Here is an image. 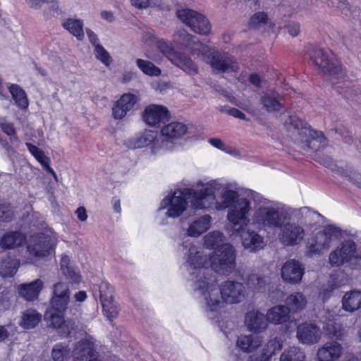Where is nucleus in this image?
Wrapping results in <instances>:
<instances>
[{
	"instance_id": "f257e3e1",
	"label": "nucleus",
	"mask_w": 361,
	"mask_h": 361,
	"mask_svg": "<svg viewBox=\"0 0 361 361\" xmlns=\"http://www.w3.org/2000/svg\"><path fill=\"white\" fill-rule=\"evenodd\" d=\"M217 202V211L228 209L226 231L231 236L240 237L242 245L250 252H257L266 245L260 231H271L277 216L268 209L267 197L252 192L251 200L240 197L238 185L231 182L226 194Z\"/></svg>"
},
{
	"instance_id": "f03ea898",
	"label": "nucleus",
	"mask_w": 361,
	"mask_h": 361,
	"mask_svg": "<svg viewBox=\"0 0 361 361\" xmlns=\"http://www.w3.org/2000/svg\"><path fill=\"white\" fill-rule=\"evenodd\" d=\"M231 181L222 178L204 177L193 183V188H180L167 194L157 209L159 224H168V219L181 216L188 207V201L196 210L217 211V202L226 194Z\"/></svg>"
},
{
	"instance_id": "7ed1b4c3",
	"label": "nucleus",
	"mask_w": 361,
	"mask_h": 361,
	"mask_svg": "<svg viewBox=\"0 0 361 361\" xmlns=\"http://www.w3.org/2000/svg\"><path fill=\"white\" fill-rule=\"evenodd\" d=\"M184 252V269L190 286H197V281L204 283L205 276H215L216 273L228 276L235 269V250L229 243L222 244L212 252L205 253L190 240H183L181 244Z\"/></svg>"
},
{
	"instance_id": "20e7f679",
	"label": "nucleus",
	"mask_w": 361,
	"mask_h": 361,
	"mask_svg": "<svg viewBox=\"0 0 361 361\" xmlns=\"http://www.w3.org/2000/svg\"><path fill=\"white\" fill-rule=\"evenodd\" d=\"M268 209L276 213V222L272 230L279 229V241L285 247H295L304 241L305 228L312 230L321 221L322 215L310 207L293 208L267 198Z\"/></svg>"
},
{
	"instance_id": "39448f33",
	"label": "nucleus",
	"mask_w": 361,
	"mask_h": 361,
	"mask_svg": "<svg viewBox=\"0 0 361 361\" xmlns=\"http://www.w3.org/2000/svg\"><path fill=\"white\" fill-rule=\"evenodd\" d=\"M205 277L204 283L197 281V286L192 288L202 298L204 312L209 319H214L218 316L224 303L238 304L247 298L246 288L240 282L226 280L219 286L216 276Z\"/></svg>"
},
{
	"instance_id": "423d86ee",
	"label": "nucleus",
	"mask_w": 361,
	"mask_h": 361,
	"mask_svg": "<svg viewBox=\"0 0 361 361\" xmlns=\"http://www.w3.org/2000/svg\"><path fill=\"white\" fill-rule=\"evenodd\" d=\"M57 235L52 230L30 235L27 240L18 231H9L0 238V247L4 250L16 249L26 242V252L23 257L25 264H35L54 252Z\"/></svg>"
},
{
	"instance_id": "0eeeda50",
	"label": "nucleus",
	"mask_w": 361,
	"mask_h": 361,
	"mask_svg": "<svg viewBox=\"0 0 361 361\" xmlns=\"http://www.w3.org/2000/svg\"><path fill=\"white\" fill-rule=\"evenodd\" d=\"M311 58L314 63L329 76L332 85L340 93L345 92L350 87L351 82L347 79L340 61L331 51L315 50Z\"/></svg>"
},
{
	"instance_id": "6e6552de",
	"label": "nucleus",
	"mask_w": 361,
	"mask_h": 361,
	"mask_svg": "<svg viewBox=\"0 0 361 361\" xmlns=\"http://www.w3.org/2000/svg\"><path fill=\"white\" fill-rule=\"evenodd\" d=\"M284 126L291 133L293 140L304 150L318 149L326 145V139L322 133L313 130L295 116H288L284 121Z\"/></svg>"
},
{
	"instance_id": "1a4fd4ad",
	"label": "nucleus",
	"mask_w": 361,
	"mask_h": 361,
	"mask_svg": "<svg viewBox=\"0 0 361 361\" xmlns=\"http://www.w3.org/2000/svg\"><path fill=\"white\" fill-rule=\"evenodd\" d=\"M142 42L145 46L156 45L157 49L177 67L187 74L193 75L198 73L197 66L190 58L175 50L173 41L169 42L163 38H159L154 31H146L142 34Z\"/></svg>"
},
{
	"instance_id": "9d476101",
	"label": "nucleus",
	"mask_w": 361,
	"mask_h": 361,
	"mask_svg": "<svg viewBox=\"0 0 361 361\" xmlns=\"http://www.w3.org/2000/svg\"><path fill=\"white\" fill-rule=\"evenodd\" d=\"M317 224L311 231L305 245V253L308 257L320 255L326 252L341 236V230L334 225H327L317 229Z\"/></svg>"
},
{
	"instance_id": "9b49d317",
	"label": "nucleus",
	"mask_w": 361,
	"mask_h": 361,
	"mask_svg": "<svg viewBox=\"0 0 361 361\" xmlns=\"http://www.w3.org/2000/svg\"><path fill=\"white\" fill-rule=\"evenodd\" d=\"M188 133V126L180 122H171L165 125L160 131L161 142L154 149H163L164 152H172L180 148L181 140Z\"/></svg>"
},
{
	"instance_id": "f8f14e48",
	"label": "nucleus",
	"mask_w": 361,
	"mask_h": 361,
	"mask_svg": "<svg viewBox=\"0 0 361 361\" xmlns=\"http://www.w3.org/2000/svg\"><path fill=\"white\" fill-rule=\"evenodd\" d=\"M209 51H204L199 58L209 64L213 73L221 74L238 70V64L232 56L221 53L209 46Z\"/></svg>"
},
{
	"instance_id": "ddd939ff",
	"label": "nucleus",
	"mask_w": 361,
	"mask_h": 361,
	"mask_svg": "<svg viewBox=\"0 0 361 361\" xmlns=\"http://www.w3.org/2000/svg\"><path fill=\"white\" fill-rule=\"evenodd\" d=\"M178 18L193 32L207 35L211 30V24L202 14L189 8H180L176 12Z\"/></svg>"
},
{
	"instance_id": "4468645a",
	"label": "nucleus",
	"mask_w": 361,
	"mask_h": 361,
	"mask_svg": "<svg viewBox=\"0 0 361 361\" xmlns=\"http://www.w3.org/2000/svg\"><path fill=\"white\" fill-rule=\"evenodd\" d=\"M357 258L361 259V255L357 252L355 243L348 240L330 252L329 262L332 267H338L346 263L351 264Z\"/></svg>"
},
{
	"instance_id": "2eb2a0df",
	"label": "nucleus",
	"mask_w": 361,
	"mask_h": 361,
	"mask_svg": "<svg viewBox=\"0 0 361 361\" xmlns=\"http://www.w3.org/2000/svg\"><path fill=\"white\" fill-rule=\"evenodd\" d=\"M161 142L160 137L156 130L145 129L136 133L127 142V146L131 149H138L149 147L152 154H158L163 151V149H154V147Z\"/></svg>"
},
{
	"instance_id": "dca6fc26",
	"label": "nucleus",
	"mask_w": 361,
	"mask_h": 361,
	"mask_svg": "<svg viewBox=\"0 0 361 361\" xmlns=\"http://www.w3.org/2000/svg\"><path fill=\"white\" fill-rule=\"evenodd\" d=\"M173 42L176 48L188 49L198 58L204 51H209L208 45L203 44L195 36L185 30H178L174 34Z\"/></svg>"
},
{
	"instance_id": "f3484780",
	"label": "nucleus",
	"mask_w": 361,
	"mask_h": 361,
	"mask_svg": "<svg viewBox=\"0 0 361 361\" xmlns=\"http://www.w3.org/2000/svg\"><path fill=\"white\" fill-rule=\"evenodd\" d=\"M212 226V217L204 214L190 219L187 226L183 228L184 235L190 238H199Z\"/></svg>"
},
{
	"instance_id": "a211bd4d",
	"label": "nucleus",
	"mask_w": 361,
	"mask_h": 361,
	"mask_svg": "<svg viewBox=\"0 0 361 361\" xmlns=\"http://www.w3.org/2000/svg\"><path fill=\"white\" fill-rule=\"evenodd\" d=\"M139 101V97L130 92L125 93L112 106V116L116 120L125 118Z\"/></svg>"
},
{
	"instance_id": "6ab92c4d",
	"label": "nucleus",
	"mask_w": 361,
	"mask_h": 361,
	"mask_svg": "<svg viewBox=\"0 0 361 361\" xmlns=\"http://www.w3.org/2000/svg\"><path fill=\"white\" fill-rule=\"evenodd\" d=\"M72 355L75 361H100L97 359L93 338L90 336L76 344Z\"/></svg>"
},
{
	"instance_id": "aec40b11",
	"label": "nucleus",
	"mask_w": 361,
	"mask_h": 361,
	"mask_svg": "<svg viewBox=\"0 0 361 361\" xmlns=\"http://www.w3.org/2000/svg\"><path fill=\"white\" fill-rule=\"evenodd\" d=\"M305 274L302 264L295 259L287 260L281 267V275L283 281L290 283H299Z\"/></svg>"
},
{
	"instance_id": "412c9836",
	"label": "nucleus",
	"mask_w": 361,
	"mask_h": 361,
	"mask_svg": "<svg viewBox=\"0 0 361 361\" xmlns=\"http://www.w3.org/2000/svg\"><path fill=\"white\" fill-rule=\"evenodd\" d=\"M169 111L163 105L149 104L142 113V120L148 126L156 127L168 121Z\"/></svg>"
},
{
	"instance_id": "4be33fe9",
	"label": "nucleus",
	"mask_w": 361,
	"mask_h": 361,
	"mask_svg": "<svg viewBox=\"0 0 361 361\" xmlns=\"http://www.w3.org/2000/svg\"><path fill=\"white\" fill-rule=\"evenodd\" d=\"M264 314L258 310L252 309L247 311L244 317V325L247 330L253 334L264 331L268 322Z\"/></svg>"
},
{
	"instance_id": "5701e85b",
	"label": "nucleus",
	"mask_w": 361,
	"mask_h": 361,
	"mask_svg": "<svg viewBox=\"0 0 361 361\" xmlns=\"http://www.w3.org/2000/svg\"><path fill=\"white\" fill-rule=\"evenodd\" d=\"M70 303V290L68 286L62 282L56 283L53 287L51 307L64 312Z\"/></svg>"
},
{
	"instance_id": "b1692460",
	"label": "nucleus",
	"mask_w": 361,
	"mask_h": 361,
	"mask_svg": "<svg viewBox=\"0 0 361 361\" xmlns=\"http://www.w3.org/2000/svg\"><path fill=\"white\" fill-rule=\"evenodd\" d=\"M296 336L301 343L312 345L320 340L322 334L317 325L311 323H302L297 327Z\"/></svg>"
},
{
	"instance_id": "393cba45",
	"label": "nucleus",
	"mask_w": 361,
	"mask_h": 361,
	"mask_svg": "<svg viewBox=\"0 0 361 361\" xmlns=\"http://www.w3.org/2000/svg\"><path fill=\"white\" fill-rule=\"evenodd\" d=\"M44 288L42 280L37 279L29 283L20 284L17 288L18 295L27 301L37 300Z\"/></svg>"
},
{
	"instance_id": "a878e982",
	"label": "nucleus",
	"mask_w": 361,
	"mask_h": 361,
	"mask_svg": "<svg viewBox=\"0 0 361 361\" xmlns=\"http://www.w3.org/2000/svg\"><path fill=\"white\" fill-rule=\"evenodd\" d=\"M44 319L47 321L49 326L57 329L62 336H66L71 333V328L64 320L63 312H59V310L50 307L44 314Z\"/></svg>"
},
{
	"instance_id": "bb28decb",
	"label": "nucleus",
	"mask_w": 361,
	"mask_h": 361,
	"mask_svg": "<svg viewBox=\"0 0 361 361\" xmlns=\"http://www.w3.org/2000/svg\"><path fill=\"white\" fill-rule=\"evenodd\" d=\"M343 353L342 345L336 341H329L324 343L317 350L319 361H336Z\"/></svg>"
},
{
	"instance_id": "cd10ccee",
	"label": "nucleus",
	"mask_w": 361,
	"mask_h": 361,
	"mask_svg": "<svg viewBox=\"0 0 361 361\" xmlns=\"http://www.w3.org/2000/svg\"><path fill=\"white\" fill-rule=\"evenodd\" d=\"M341 308L348 313H354L361 308V290L351 289L344 293L341 300Z\"/></svg>"
},
{
	"instance_id": "c85d7f7f",
	"label": "nucleus",
	"mask_w": 361,
	"mask_h": 361,
	"mask_svg": "<svg viewBox=\"0 0 361 361\" xmlns=\"http://www.w3.org/2000/svg\"><path fill=\"white\" fill-rule=\"evenodd\" d=\"M336 314L333 311H327L323 322V329L329 337L341 340L344 335V329L342 324L336 321Z\"/></svg>"
},
{
	"instance_id": "c756f323",
	"label": "nucleus",
	"mask_w": 361,
	"mask_h": 361,
	"mask_svg": "<svg viewBox=\"0 0 361 361\" xmlns=\"http://www.w3.org/2000/svg\"><path fill=\"white\" fill-rule=\"evenodd\" d=\"M347 283V279L341 274H332L326 285L324 286L319 291V298L325 302L333 295L335 290L341 288Z\"/></svg>"
},
{
	"instance_id": "7c9ffc66",
	"label": "nucleus",
	"mask_w": 361,
	"mask_h": 361,
	"mask_svg": "<svg viewBox=\"0 0 361 361\" xmlns=\"http://www.w3.org/2000/svg\"><path fill=\"white\" fill-rule=\"evenodd\" d=\"M263 343V336L255 334H241L238 336L236 345L244 353H252L259 349Z\"/></svg>"
},
{
	"instance_id": "2f4dec72",
	"label": "nucleus",
	"mask_w": 361,
	"mask_h": 361,
	"mask_svg": "<svg viewBox=\"0 0 361 361\" xmlns=\"http://www.w3.org/2000/svg\"><path fill=\"white\" fill-rule=\"evenodd\" d=\"M282 343L281 339L274 338L266 343L258 356H252L248 361H269L271 357L277 352L281 350Z\"/></svg>"
},
{
	"instance_id": "473e14b6",
	"label": "nucleus",
	"mask_w": 361,
	"mask_h": 361,
	"mask_svg": "<svg viewBox=\"0 0 361 361\" xmlns=\"http://www.w3.org/2000/svg\"><path fill=\"white\" fill-rule=\"evenodd\" d=\"M285 304L290 313H298L306 308L307 299L302 292L295 291L286 297Z\"/></svg>"
},
{
	"instance_id": "72a5a7b5",
	"label": "nucleus",
	"mask_w": 361,
	"mask_h": 361,
	"mask_svg": "<svg viewBox=\"0 0 361 361\" xmlns=\"http://www.w3.org/2000/svg\"><path fill=\"white\" fill-rule=\"evenodd\" d=\"M266 317L267 322L281 324L290 319V312L284 305H276L267 310Z\"/></svg>"
},
{
	"instance_id": "f704fd0d",
	"label": "nucleus",
	"mask_w": 361,
	"mask_h": 361,
	"mask_svg": "<svg viewBox=\"0 0 361 361\" xmlns=\"http://www.w3.org/2000/svg\"><path fill=\"white\" fill-rule=\"evenodd\" d=\"M260 101L264 108L269 112L279 111L282 107L281 96L275 91L264 92Z\"/></svg>"
},
{
	"instance_id": "c9c22d12",
	"label": "nucleus",
	"mask_w": 361,
	"mask_h": 361,
	"mask_svg": "<svg viewBox=\"0 0 361 361\" xmlns=\"http://www.w3.org/2000/svg\"><path fill=\"white\" fill-rule=\"evenodd\" d=\"M224 234L219 231H213L208 233L203 238V246L208 250H215L219 247L222 244H225Z\"/></svg>"
},
{
	"instance_id": "e433bc0d",
	"label": "nucleus",
	"mask_w": 361,
	"mask_h": 361,
	"mask_svg": "<svg viewBox=\"0 0 361 361\" xmlns=\"http://www.w3.org/2000/svg\"><path fill=\"white\" fill-rule=\"evenodd\" d=\"M26 146L30 154L40 163L43 168L56 178V175L54 171L49 166L50 160L49 157L45 155L44 152L31 143L26 142Z\"/></svg>"
},
{
	"instance_id": "4c0bfd02",
	"label": "nucleus",
	"mask_w": 361,
	"mask_h": 361,
	"mask_svg": "<svg viewBox=\"0 0 361 361\" xmlns=\"http://www.w3.org/2000/svg\"><path fill=\"white\" fill-rule=\"evenodd\" d=\"M62 26L78 39L82 40L84 37L83 22L80 19L68 18L63 21Z\"/></svg>"
},
{
	"instance_id": "58836bf2",
	"label": "nucleus",
	"mask_w": 361,
	"mask_h": 361,
	"mask_svg": "<svg viewBox=\"0 0 361 361\" xmlns=\"http://www.w3.org/2000/svg\"><path fill=\"white\" fill-rule=\"evenodd\" d=\"M41 317L35 310H27L23 313L19 325L24 329H32L38 324Z\"/></svg>"
},
{
	"instance_id": "ea45409f",
	"label": "nucleus",
	"mask_w": 361,
	"mask_h": 361,
	"mask_svg": "<svg viewBox=\"0 0 361 361\" xmlns=\"http://www.w3.org/2000/svg\"><path fill=\"white\" fill-rule=\"evenodd\" d=\"M8 90L19 108L25 109L28 107L29 102L26 94L19 85L12 84L8 87Z\"/></svg>"
},
{
	"instance_id": "a19ab883",
	"label": "nucleus",
	"mask_w": 361,
	"mask_h": 361,
	"mask_svg": "<svg viewBox=\"0 0 361 361\" xmlns=\"http://www.w3.org/2000/svg\"><path fill=\"white\" fill-rule=\"evenodd\" d=\"M70 258L68 256L62 255L61 259V269L63 274L72 283L78 284L80 282L81 278L80 274L73 269L70 264Z\"/></svg>"
},
{
	"instance_id": "79ce46f5",
	"label": "nucleus",
	"mask_w": 361,
	"mask_h": 361,
	"mask_svg": "<svg viewBox=\"0 0 361 361\" xmlns=\"http://www.w3.org/2000/svg\"><path fill=\"white\" fill-rule=\"evenodd\" d=\"M269 283V279L257 274L252 273L249 275L247 285L254 292H263Z\"/></svg>"
},
{
	"instance_id": "37998d69",
	"label": "nucleus",
	"mask_w": 361,
	"mask_h": 361,
	"mask_svg": "<svg viewBox=\"0 0 361 361\" xmlns=\"http://www.w3.org/2000/svg\"><path fill=\"white\" fill-rule=\"evenodd\" d=\"M19 262L8 256L0 263V275L2 277H12L18 271Z\"/></svg>"
},
{
	"instance_id": "c03bdc74",
	"label": "nucleus",
	"mask_w": 361,
	"mask_h": 361,
	"mask_svg": "<svg viewBox=\"0 0 361 361\" xmlns=\"http://www.w3.org/2000/svg\"><path fill=\"white\" fill-rule=\"evenodd\" d=\"M93 291L95 297H97V293H98V297L101 303L113 300L112 288L106 281H101L99 284L96 285L94 287Z\"/></svg>"
},
{
	"instance_id": "a18cd8bd",
	"label": "nucleus",
	"mask_w": 361,
	"mask_h": 361,
	"mask_svg": "<svg viewBox=\"0 0 361 361\" xmlns=\"http://www.w3.org/2000/svg\"><path fill=\"white\" fill-rule=\"evenodd\" d=\"M280 361H305V354L299 348L290 347L283 352Z\"/></svg>"
},
{
	"instance_id": "49530a36",
	"label": "nucleus",
	"mask_w": 361,
	"mask_h": 361,
	"mask_svg": "<svg viewBox=\"0 0 361 361\" xmlns=\"http://www.w3.org/2000/svg\"><path fill=\"white\" fill-rule=\"evenodd\" d=\"M51 357L54 361H66L71 357V351L65 343L56 344L51 351Z\"/></svg>"
},
{
	"instance_id": "de8ad7c7",
	"label": "nucleus",
	"mask_w": 361,
	"mask_h": 361,
	"mask_svg": "<svg viewBox=\"0 0 361 361\" xmlns=\"http://www.w3.org/2000/svg\"><path fill=\"white\" fill-rule=\"evenodd\" d=\"M136 65L144 74L149 76H159L161 73V69L149 61L138 59Z\"/></svg>"
},
{
	"instance_id": "09e8293b",
	"label": "nucleus",
	"mask_w": 361,
	"mask_h": 361,
	"mask_svg": "<svg viewBox=\"0 0 361 361\" xmlns=\"http://www.w3.org/2000/svg\"><path fill=\"white\" fill-rule=\"evenodd\" d=\"M267 23V15L264 12H257L250 17L248 22V27L252 30H261L263 29Z\"/></svg>"
},
{
	"instance_id": "8fccbe9b",
	"label": "nucleus",
	"mask_w": 361,
	"mask_h": 361,
	"mask_svg": "<svg viewBox=\"0 0 361 361\" xmlns=\"http://www.w3.org/2000/svg\"><path fill=\"white\" fill-rule=\"evenodd\" d=\"M17 212V209L11 206L10 203L0 202V221L10 222L16 216Z\"/></svg>"
},
{
	"instance_id": "3c124183",
	"label": "nucleus",
	"mask_w": 361,
	"mask_h": 361,
	"mask_svg": "<svg viewBox=\"0 0 361 361\" xmlns=\"http://www.w3.org/2000/svg\"><path fill=\"white\" fill-rule=\"evenodd\" d=\"M94 54L95 58L100 61L106 67L109 66L112 62V58L108 51L101 44H97L94 47Z\"/></svg>"
},
{
	"instance_id": "603ef678",
	"label": "nucleus",
	"mask_w": 361,
	"mask_h": 361,
	"mask_svg": "<svg viewBox=\"0 0 361 361\" xmlns=\"http://www.w3.org/2000/svg\"><path fill=\"white\" fill-rule=\"evenodd\" d=\"M27 6L33 9H40L44 4L49 5V9L56 11L59 9V4L56 0H25Z\"/></svg>"
},
{
	"instance_id": "864d4df0",
	"label": "nucleus",
	"mask_w": 361,
	"mask_h": 361,
	"mask_svg": "<svg viewBox=\"0 0 361 361\" xmlns=\"http://www.w3.org/2000/svg\"><path fill=\"white\" fill-rule=\"evenodd\" d=\"M104 316L110 321L115 319L118 314V308L113 300L101 303Z\"/></svg>"
},
{
	"instance_id": "5fc2aeb1",
	"label": "nucleus",
	"mask_w": 361,
	"mask_h": 361,
	"mask_svg": "<svg viewBox=\"0 0 361 361\" xmlns=\"http://www.w3.org/2000/svg\"><path fill=\"white\" fill-rule=\"evenodd\" d=\"M331 5L342 15L349 16L355 11L346 0H331Z\"/></svg>"
},
{
	"instance_id": "6e6d98bb",
	"label": "nucleus",
	"mask_w": 361,
	"mask_h": 361,
	"mask_svg": "<svg viewBox=\"0 0 361 361\" xmlns=\"http://www.w3.org/2000/svg\"><path fill=\"white\" fill-rule=\"evenodd\" d=\"M0 127L2 131L9 136L11 142H18V138L16 134V130L12 123L7 122L5 118H1Z\"/></svg>"
},
{
	"instance_id": "4d7b16f0",
	"label": "nucleus",
	"mask_w": 361,
	"mask_h": 361,
	"mask_svg": "<svg viewBox=\"0 0 361 361\" xmlns=\"http://www.w3.org/2000/svg\"><path fill=\"white\" fill-rule=\"evenodd\" d=\"M13 298V293L8 290H4L0 295V311L9 309Z\"/></svg>"
},
{
	"instance_id": "13d9d810",
	"label": "nucleus",
	"mask_w": 361,
	"mask_h": 361,
	"mask_svg": "<svg viewBox=\"0 0 361 361\" xmlns=\"http://www.w3.org/2000/svg\"><path fill=\"white\" fill-rule=\"evenodd\" d=\"M288 33L293 36H297L300 32V24L295 22H290L286 25Z\"/></svg>"
},
{
	"instance_id": "bf43d9fd",
	"label": "nucleus",
	"mask_w": 361,
	"mask_h": 361,
	"mask_svg": "<svg viewBox=\"0 0 361 361\" xmlns=\"http://www.w3.org/2000/svg\"><path fill=\"white\" fill-rule=\"evenodd\" d=\"M345 176H348L350 181L361 188V174L356 172H350V174H348V172H345Z\"/></svg>"
},
{
	"instance_id": "052dcab7",
	"label": "nucleus",
	"mask_w": 361,
	"mask_h": 361,
	"mask_svg": "<svg viewBox=\"0 0 361 361\" xmlns=\"http://www.w3.org/2000/svg\"><path fill=\"white\" fill-rule=\"evenodd\" d=\"M209 142L214 147L224 152L226 145L219 138H211L209 140Z\"/></svg>"
},
{
	"instance_id": "680f3d73",
	"label": "nucleus",
	"mask_w": 361,
	"mask_h": 361,
	"mask_svg": "<svg viewBox=\"0 0 361 361\" xmlns=\"http://www.w3.org/2000/svg\"><path fill=\"white\" fill-rule=\"evenodd\" d=\"M224 152H226V154H228L235 158H237V159L242 158V154H241L240 151L239 149L232 147H229V146L226 145Z\"/></svg>"
},
{
	"instance_id": "e2e57ef3",
	"label": "nucleus",
	"mask_w": 361,
	"mask_h": 361,
	"mask_svg": "<svg viewBox=\"0 0 361 361\" xmlns=\"http://www.w3.org/2000/svg\"><path fill=\"white\" fill-rule=\"evenodd\" d=\"M86 32L90 40V42L92 44L94 47H95L97 44H100L97 35L93 31H92L90 29H87Z\"/></svg>"
},
{
	"instance_id": "0e129e2a",
	"label": "nucleus",
	"mask_w": 361,
	"mask_h": 361,
	"mask_svg": "<svg viewBox=\"0 0 361 361\" xmlns=\"http://www.w3.org/2000/svg\"><path fill=\"white\" fill-rule=\"evenodd\" d=\"M75 214L77 215L78 219L81 221H85L87 219L86 209L83 207H78L75 211Z\"/></svg>"
},
{
	"instance_id": "69168bd1",
	"label": "nucleus",
	"mask_w": 361,
	"mask_h": 361,
	"mask_svg": "<svg viewBox=\"0 0 361 361\" xmlns=\"http://www.w3.org/2000/svg\"><path fill=\"white\" fill-rule=\"evenodd\" d=\"M133 6L137 8H145L149 5V0H130Z\"/></svg>"
},
{
	"instance_id": "338daca9",
	"label": "nucleus",
	"mask_w": 361,
	"mask_h": 361,
	"mask_svg": "<svg viewBox=\"0 0 361 361\" xmlns=\"http://www.w3.org/2000/svg\"><path fill=\"white\" fill-rule=\"evenodd\" d=\"M100 16L103 20H104L109 23H111L114 20V14L111 11H101Z\"/></svg>"
},
{
	"instance_id": "774afa93",
	"label": "nucleus",
	"mask_w": 361,
	"mask_h": 361,
	"mask_svg": "<svg viewBox=\"0 0 361 361\" xmlns=\"http://www.w3.org/2000/svg\"><path fill=\"white\" fill-rule=\"evenodd\" d=\"M87 298V293L84 290H80L75 293L73 298L76 302H82L86 300Z\"/></svg>"
}]
</instances>
